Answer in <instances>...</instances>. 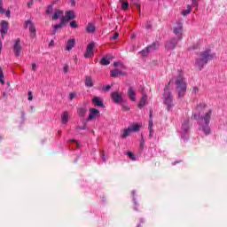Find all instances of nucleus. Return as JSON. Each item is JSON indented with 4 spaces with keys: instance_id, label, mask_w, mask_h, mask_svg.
I'll return each instance as SVG.
<instances>
[{
    "instance_id": "nucleus-1",
    "label": "nucleus",
    "mask_w": 227,
    "mask_h": 227,
    "mask_svg": "<svg viewBox=\"0 0 227 227\" xmlns=\"http://www.w3.org/2000/svg\"><path fill=\"white\" fill-rule=\"evenodd\" d=\"M192 118L198 121L200 132H203L204 136H210V133L212 132V129H210L212 109H209L201 116L200 115V113L192 114Z\"/></svg>"
},
{
    "instance_id": "nucleus-2",
    "label": "nucleus",
    "mask_w": 227,
    "mask_h": 227,
    "mask_svg": "<svg viewBox=\"0 0 227 227\" xmlns=\"http://www.w3.org/2000/svg\"><path fill=\"white\" fill-rule=\"evenodd\" d=\"M215 59V53L212 52V50L208 49L204 51H201L198 58L195 59V67L199 68V70H203L205 65L208 63V61H212Z\"/></svg>"
},
{
    "instance_id": "nucleus-3",
    "label": "nucleus",
    "mask_w": 227,
    "mask_h": 227,
    "mask_svg": "<svg viewBox=\"0 0 227 227\" xmlns=\"http://www.w3.org/2000/svg\"><path fill=\"white\" fill-rule=\"evenodd\" d=\"M176 86L178 98H183V97H185V93H187V83H185L184 76L179 75L176 77Z\"/></svg>"
},
{
    "instance_id": "nucleus-4",
    "label": "nucleus",
    "mask_w": 227,
    "mask_h": 227,
    "mask_svg": "<svg viewBox=\"0 0 227 227\" xmlns=\"http://www.w3.org/2000/svg\"><path fill=\"white\" fill-rule=\"evenodd\" d=\"M163 104L167 106V111H172L175 105L173 104V93L169 86H166L163 92Z\"/></svg>"
},
{
    "instance_id": "nucleus-5",
    "label": "nucleus",
    "mask_w": 227,
    "mask_h": 227,
    "mask_svg": "<svg viewBox=\"0 0 227 227\" xmlns=\"http://www.w3.org/2000/svg\"><path fill=\"white\" fill-rule=\"evenodd\" d=\"M190 128L191 127L189 126V119H186L182 122L180 129L177 130V132L181 136V139H184V141H187V139H189Z\"/></svg>"
},
{
    "instance_id": "nucleus-6",
    "label": "nucleus",
    "mask_w": 227,
    "mask_h": 227,
    "mask_svg": "<svg viewBox=\"0 0 227 227\" xmlns=\"http://www.w3.org/2000/svg\"><path fill=\"white\" fill-rule=\"evenodd\" d=\"M141 126L139 124H133L123 130L122 134L121 135V138L125 139L126 137H129L132 132H139Z\"/></svg>"
},
{
    "instance_id": "nucleus-7",
    "label": "nucleus",
    "mask_w": 227,
    "mask_h": 227,
    "mask_svg": "<svg viewBox=\"0 0 227 227\" xmlns=\"http://www.w3.org/2000/svg\"><path fill=\"white\" fill-rule=\"evenodd\" d=\"M174 35H176L177 40L182 39V35H184V23L182 20L176 21V26L174 27Z\"/></svg>"
},
{
    "instance_id": "nucleus-8",
    "label": "nucleus",
    "mask_w": 227,
    "mask_h": 227,
    "mask_svg": "<svg viewBox=\"0 0 227 227\" xmlns=\"http://www.w3.org/2000/svg\"><path fill=\"white\" fill-rule=\"evenodd\" d=\"M24 27L25 29L28 28L31 36H36V27L31 20H27L25 21Z\"/></svg>"
},
{
    "instance_id": "nucleus-9",
    "label": "nucleus",
    "mask_w": 227,
    "mask_h": 227,
    "mask_svg": "<svg viewBox=\"0 0 227 227\" xmlns=\"http://www.w3.org/2000/svg\"><path fill=\"white\" fill-rule=\"evenodd\" d=\"M159 48V43H153L152 45L146 47L145 49L140 51L141 56L145 58V56H148L151 51H155V49Z\"/></svg>"
},
{
    "instance_id": "nucleus-10",
    "label": "nucleus",
    "mask_w": 227,
    "mask_h": 227,
    "mask_svg": "<svg viewBox=\"0 0 227 227\" xmlns=\"http://www.w3.org/2000/svg\"><path fill=\"white\" fill-rule=\"evenodd\" d=\"M176 45H178V40L172 38L166 42L165 49H167V51H173L176 49Z\"/></svg>"
},
{
    "instance_id": "nucleus-11",
    "label": "nucleus",
    "mask_w": 227,
    "mask_h": 227,
    "mask_svg": "<svg viewBox=\"0 0 227 227\" xmlns=\"http://www.w3.org/2000/svg\"><path fill=\"white\" fill-rule=\"evenodd\" d=\"M100 117V111H98L96 108H90L89 110V117H88V121H91V120H97V118Z\"/></svg>"
},
{
    "instance_id": "nucleus-12",
    "label": "nucleus",
    "mask_w": 227,
    "mask_h": 227,
    "mask_svg": "<svg viewBox=\"0 0 227 227\" xmlns=\"http://www.w3.org/2000/svg\"><path fill=\"white\" fill-rule=\"evenodd\" d=\"M8 29H10L9 23L6 20H2L1 21V28H0V33L2 38H4V35L8 34Z\"/></svg>"
},
{
    "instance_id": "nucleus-13",
    "label": "nucleus",
    "mask_w": 227,
    "mask_h": 227,
    "mask_svg": "<svg viewBox=\"0 0 227 227\" xmlns=\"http://www.w3.org/2000/svg\"><path fill=\"white\" fill-rule=\"evenodd\" d=\"M20 51H22V46H20V39H16L14 41L13 52L17 58L20 56Z\"/></svg>"
},
{
    "instance_id": "nucleus-14",
    "label": "nucleus",
    "mask_w": 227,
    "mask_h": 227,
    "mask_svg": "<svg viewBox=\"0 0 227 227\" xmlns=\"http://www.w3.org/2000/svg\"><path fill=\"white\" fill-rule=\"evenodd\" d=\"M93 49H95V43H90L87 45L86 52L84 53V58H93L94 52Z\"/></svg>"
},
{
    "instance_id": "nucleus-15",
    "label": "nucleus",
    "mask_w": 227,
    "mask_h": 227,
    "mask_svg": "<svg viewBox=\"0 0 227 227\" xmlns=\"http://www.w3.org/2000/svg\"><path fill=\"white\" fill-rule=\"evenodd\" d=\"M111 97L114 104H121V102H123V97H121V94L118 93L117 91L112 92Z\"/></svg>"
},
{
    "instance_id": "nucleus-16",
    "label": "nucleus",
    "mask_w": 227,
    "mask_h": 227,
    "mask_svg": "<svg viewBox=\"0 0 227 227\" xmlns=\"http://www.w3.org/2000/svg\"><path fill=\"white\" fill-rule=\"evenodd\" d=\"M146 100H148V96L144 92L142 93V98L140 99V102L138 104V108L143 109L145 106H146Z\"/></svg>"
},
{
    "instance_id": "nucleus-17",
    "label": "nucleus",
    "mask_w": 227,
    "mask_h": 227,
    "mask_svg": "<svg viewBox=\"0 0 227 227\" xmlns=\"http://www.w3.org/2000/svg\"><path fill=\"white\" fill-rule=\"evenodd\" d=\"M148 129H149V137H153V119H152V112H150Z\"/></svg>"
},
{
    "instance_id": "nucleus-18",
    "label": "nucleus",
    "mask_w": 227,
    "mask_h": 227,
    "mask_svg": "<svg viewBox=\"0 0 227 227\" xmlns=\"http://www.w3.org/2000/svg\"><path fill=\"white\" fill-rule=\"evenodd\" d=\"M128 97L129 99H131L132 102H136V91H134V89L132 87H129L128 89Z\"/></svg>"
},
{
    "instance_id": "nucleus-19",
    "label": "nucleus",
    "mask_w": 227,
    "mask_h": 227,
    "mask_svg": "<svg viewBox=\"0 0 227 227\" xmlns=\"http://www.w3.org/2000/svg\"><path fill=\"white\" fill-rule=\"evenodd\" d=\"M75 47V39H69L66 43V51H72Z\"/></svg>"
},
{
    "instance_id": "nucleus-20",
    "label": "nucleus",
    "mask_w": 227,
    "mask_h": 227,
    "mask_svg": "<svg viewBox=\"0 0 227 227\" xmlns=\"http://www.w3.org/2000/svg\"><path fill=\"white\" fill-rule=\"evenodd\" d=\"M92 103L97 106V107H106L104 106V102L102 101V99L99 97H95L92 99Z\"/></svg>"
},
{
    "instance_id": "nucleus-21",
    "label": "nucleus",
    "mask_w": 227,
    "mask_h": 227,
    "mask_svg": "<svg viewBox=\"0 0 227 227\" xmlns=\"http://www.w3.org/2000/svg\"><path fill=\"white\" fill-rule=\"evenodd\" d=\"M131 194H132L133 202H134V210L136 212H138L139 209L137 208V207L139 206V203H137V199H136V190H133L131 192Z\"/></svg>"
},
{
    "instance_id": "nucleus-22",
    "label": "nucleus",
    "mask_w": 227,
    "mask_h": 227,
    "mask_svg": "<svg viewBox=\"0 0 227 227\" xmlns=\"http://www.w3.org/2000/svg\"><path fill=\"white\" fill-rule=\"evenodd\" d=\"M63 17V12L59 10H55V12L52 16V20H58V19H61Z\"/></svg>"
},
{
    "instance_id": "nucleus-23",
    "label": "nucleus",
    "mask_w": 227,
    "mask_h": 227,
    "mask_svg": "<svg viewBox=\"0 0 227 227\" xmlns=\"http://www.w3.org/2000/svg\"><path fill=\"white\" fill-rule=\"evenodd\" d=\"M111 77H118L119 75H123V72L120 69H114L110 72Z\"/></svg>"
},
{
    "instance_id": "nucleus-24",
    "label": "nucleus",
    "mask_w": 227,
    "mask_h": 227,
    "mask_svg": "<svg viewBox=\"0 0 227 227\" xmlns=\"http://www.w3.org/2000/svg\"><path fill=\"white\" fill-rule=\"evenodd\" d=\"M85 86L87 88H93V80L91 79V76L85 77Z\"/></svg>"
},
{
    "instance_id": "nucleus-25",
    "label": "nucleus",
    "mask_w": 227,
    "mask_h": 227,
    "mask_svg": "<svg viewBox=\"0 0 227 227\" xmlns=\"http://www.w3.org/2000/svg\"><path fill=\"white\" fill-rule=\"evenodd\" d=\"M66 18L67 20H74V19H75V14L73 11H67L66 12Z\"/></svg>"
},
{
    "instance_id": "nucleus-26",
    "label": "nucleus",
    "mask_w": 227,
    "mask_h": 227,
    "mask_svg": "<svg viewBox=\"0 0 227 227\" xmlns=\"http://www.w3.org/2000/svg\"><path fill=\"white\" fill-rule=\"evenodd\" d=\"M96 27L93 23H89L86 27L87 33H95Z\"/></svg>"
},
{
    "instance_id": "nucleus-27",
    "label": "nucleus",
    "mask_w": 227,
    "mask_h": 227,
    "mask_svg": "<svg viewBox=\"0 0 227 227\" xmlns=\"http://www.w3.org/2000/svg\"><path fill=\"white\" fill-rule=\"evenodd\" d=\"M61 121L64 125L68 123V112H64L61 115Z\"/></svg>"
},
{
    "instance_id": "nucleus-28",
    "label": "nucleus",
    "mask_w": 227,
    "mask_h": 227,
    "mask_svg": "<svg viewBox=\"0 0 227 227\" xmlns=\"http://www.w3.org/2000/svg\"><path fill=\"white\" fill-rule=\"evenodd\" d=\"M77 113L79 116H86V114L88 113V109H86V107H80L78 108Z\"/></svg>"
},
{
    "instance_id": "nucleus-29",
    "label": "nucleus",
    "mask_w": 227,
    "mask_h": 227,
    "mask_svg": "<svg viewBox=\"0 0 227 227\" xmlns=\"http://www.w3.org/2000/svg\"><path fill=\"white\" fill-rule=\"evenodd\" d=\"M131 4H134L138 10V12L141 13V2L139 0H131Z\"/></svg>"
},
{
    "instance_id": "nucleus-30",
    "label": "nucleus",
    "mask_w": 227,
    "mask_h": 227,
    "mask_svg": "<svg viewBox=\"0 0 227 227\" xmlns=\"http://www.w3.org/2000/svg\"><path fill=\"white\" fill-rule=\"evenodd\" d=\"M191 12H192V8L191 7V5H187L186 9L182 12L183 17L189 15Z\"/></svg>"
},
{
    "instance_id": "nucleus-31",
    "label": "nucleus",
    "mask_w": 227,
    "mask_h": 227,
    "mask_svg": "<svg viewBox=\"0 0 227 227\" xmlns=\"http://www.w3.org/2000/svg\"><path fill=\"white\" fill-rule=\"evenodd\" d=\"M111 63V59L107 58V57H103L101 61H100V64L101 65H104V66H107Z\"/></svg>"
},
{
    "instance_id": "nucleus-32",
    "label": "nucleus",
    "mask_w": 227,
    "mask_h": 227,
    "mask_svg": "<svg viewBox=\"0 0 227 227\" xmlns=\"http://www.w3.org/2000/svg\"><path fill=\"white\" fill-rule=\"evenodd\" d=\"M61 27H63V26L60 23L55 25L51 35H56V33H58V29H61Z\"/></svg>"
},
{
    "instance_id": "nucleus-33",
    "label": "nucleus",
    "mask_w": 227,
    "mask_h": 227,
    "mask_svg": "<svg viewBox=\"0 0 227 227\" xmlns=\"http://www.w3.org/2000/svg\"><path fill=\"white\" fill-rule=\"evenodd\" d=\"M207 107V103L205 102H200L198 105H197V109H205Z\"/></svg>"
},
{
    "instance_id": "nucleus-34",
    "label": "nucleus",
    "mask_w": 227,
    "mask_h": 227,
    "mask_svg": "<svg viewBox=\"0 0 227 227\" xmlns=\"http://www.w3.org/2000/svg\"><path fill=\"white\" fill-rule=\"evenodd\" d=\"M122 10H129V2L127 1H121Z\"/></svg>"
},
{
    "instance_id": "nucleus-35",
    "label": "nucleus",
    "mask_w": 227,
    "mask_h": 227,
    "mask_svg": "<svg viewBox=\"0 0 227 227\" xmlns=\"http://www.w3.org/2000/svg\"><path fill=\"white\" fill-rule=\"evenodd\" d=\"M0 82L4 84V74L3 73V69L0 67Z\"/></svg>"
},
{
    "instance_id": "nucleus-36",
    "label": "nucleus",
    "mask_w": 227,
    "mask_h": 227,
    "mask_svg": "<svg viewBox=\"0 0 227 227\" xmlns=\"http://www.w3.org/2000/svg\"><path fill=\"white\" fill-rule=\"evenodd\" d=\"M140 149L141 150L145 149V137L143 136V134H141Z\"/></svg>"
},
{
    "instance_id": "nucleus-37",
    "label": "nucleus",
    "mask_w": 227,
    "mask_h": 227,
    "mask_svg": "<svg viewBox=\"0 0 227 227\" xmlns=\"http://www.w3.org/2000/svg\"><path fill=\"white\" fill-rule=\"evenodd\" d=\"M52 12H54V8H53L52 4H50V5L48 6L47 10H46V13H47L48 15H51V13H52Z\"/></svg>"
},
{
    "instance_id": "nucleus-38",
    "label": "nucleus",
    "mask_w": 227,
    "mask_h": 227,
    "mask_svg": "<svg viewBox=\"0 0 227 227\" xmlns=\"http://www.w3.org/2000/svg\"><path fill=\"white\" fill-rule=\"evenodd\" d=\"M127 155L130 159V160H136V155H134L132 152H128Z\"/></svg>"
},
{
    "instance_id": "nucleus-39",
    "label": "nucleus",
    "mask_w": 227,
    "mask_h": 227,
    "mask_svg": "<svg viewBox=\"0 0 227 227\" xmlns=\"http://www.w3.org/2000/svg\"><path fill=\"white\" fill-rule=\"evenodd\" d=\"M67 22H68V20L67 19V18H65V17H61L60 18V24L62 25V26H65V24H67Z\"/></svg>"
},
{
    "instance_id": "nucleus-40",
    "label": "nucleus",
    "mask_w": 227,
    "mask_h": 227,
    "mask_svg": "<svg viewBox=\"0 0 227 227\" xmlns=\"http://www.w3.org/2000/svg\"><path fill=\"white\" fill-rule=\"evenodd\" d=\"M77 97V93L75 92H71L69 94V100H74V98H75Z\"/></svg>"
},
{
    "instance_id": "nucleus-41",
    "label": "nucleus",
    "mask_w": 227,
    "mask_h": 227,
    "mask_svg": "<svg viewBox=\"0 0 227 227\" xmlns=\"http://www.w3.org/2000/svg\"><path fill=\"white\" fill-rule=\"evenodd\" d=\"M4 12H6V10L3 8V0H0V14L4 13Z\"/></svg>"
},
{
    "instance_id": "nucleus-42",
    "label": "nucleus",
    "mask_w": 227,
    "mask_h": 227,
    "mask_svg": "<svg viewBox=\"0 0 227 227\" xmlns=\"http://www.w3.org/2000/svg\"><path fill=\"white\" fill-rule=\"evenodd\" d=\"M122 109L123 111H130V107H129L128 104L122 105Z\"/></svg>"
},
{
    "instance_id": "nucleus-43",
    "label": "nucleus",
    "mask_w": 227,
    "mask_h": 227,
    "mask_svg": "<svg viewBox=\"0 0 227 227\" xmlns=\"http://www.w3.org/2000/svg\"><path fill=\"white\" fill-rule=\"evenodd\" d=\"M145 29H152V22L150 21H147L146 24H145Z\"/></svg>"
},
{
    "instance_id": "nucleus-44",
    "label": "nucleus",
    "mask_w": 227,
    "mask_h": 227,
    "mask_svg": "<svg viewBox=\"0 0 227 227\" xmlns=\"http://www.w3.org/2000/svg\"><path fill=\"white\" fill-rule=\"evenodd\" d=\"M77 26L78 25H77V22L75 20L70 22V27H71L75 28V27H77Z\"/></svg>"
},
{
    "instance_id": "nucleus-45",
    "label": "nucleus",
    "mask_w": 227,
    "mask_h": 227,
    "mask_svg": "<svg viewBox=\"0 0 227 227\" xmlns=\"http://www.w3.org/2000/svg\"><path fill=\"white\" fill-rule=\"evenodd\" d=\"M68 68H69V67H68V65H65L64 66V67H63V72H64V74H67L68 73Z\"/></svg>"
},
{
    "instance_id": "nucleus-46",
    "label": "nucleus",
    "mask_w": 227,
    "mask_h": 227,
    "mask_svg": "<svg viewBox=\"0 0 227 227\" xmlns=\"http://www.w3.org/2000/svg\"><path fill=\"white\" fill-rule=\"evenodd\" d=\"M103 91H109L111 90V85H106V87L102 88Z\"/></svg>"
},
{
    "instance_id": "nucleus-47",
    "label": "nucleus",
    "mask_w": 227,
    "mask_h": 227,
    "mask_svg": "<svg viewBox=\"0 0 227 227\" xmlns=\"http://www.w3.org/2000/svg\"><path fill=\"white\" fill-rule=\"evenodd\" d=\"M28 100H33V92L31 90L28 91Z\"/></svg>"
},
{
    "instance_id": "nucleus-48",
    "label": "nucleus",
    "mask_w": 227,
    "mask_h": 227,
    "mask_svg": "<svg viewBox=\"0 0 227 227\" xmlns=\"http://www.w3.org/2000/svg\"><path fill=\"white\" fill-rule=\"evenodd\" d=\"M192 6H195L196 8H198L199 4H198V0H192Z\"/></svg>"
},
{
    "instance_id": "nucleus-49",
    "label": "nucleus",
    "mask_w": 227,
    "mask_h": 227,
    "mask_svg": "<svg viewBox=\"0 0 227 227\" xmlns=\"http://www.w3.org/2000/svg\"><path fill=\"white\" fill-rule=\"evenodd\" d=\"M36 68H38V67L36 66L35 63H33V64H32V70H33L34 72H36Z\"/></svg>"
},
{
    "instance_id": "nucleus-50",
    "label": "nucleus",
    "mask_w": 227,
    "mask_h": 227,
    "mask_svg": "<svg viewBox=\"0 0 227 227\" xmlns=\"http://www.w3.org/2000/svg\"><path fill=\"white\" fill-rule=\"evenodd\" d=\"M118 36H120V35L118 33H115L114 35V36L112 37V40H117L118 39Z\"/></svg>"
},
{
    "instance_id": "nucleus-51",
    "label": "nucleus",
    "mask_w": 227,
    "mask_h": 227,
    "mask_svg": "<svg viewBox=\"0 0 227 227\" xmlns=\"http://www.w3.org/2000/svg\"><path fill=\"white\" fill-rule=\"evenodd\" d=\"M6 17L10 18V15H12V12L10 10H7L6 12H4Z\"/></svg>"
},
{
    "instance_id": "nucleus-52",
    "label": "nucleus",
    "mask_w": 227,
    "mask_h": 227,
    "mask_svg": "<svg viewBox=\"0 0 227 227\" xmlns=\"http://www.w3.org/2000/svg\"><path fill=\"white\" fill-rule=\"evenodd\" d=\"M73 143H75L77 148L81 147V144L77 140H72Z\"/></svg>"
},
{
    "instance_id": "nucleus-53",
    "label": "nucleus",
    "mask_w": 227,
    "mask_h": 227,
    "mask_svg": "<svg viewBox=\"0 0 227 227\" xmlns=\"http://www.w3.org/2000/svg\"><path fill=\"white\" fill-rule=\"evenodd\" d=\"M77 130H86V125H83L82 127H77Z\"/></svg>"
},
{
    "instance_id": "nucleus-54",
    "label": "nucleus",
    "mask_w": 227,
    "mask_h": 227,
    "mask_svg": "<svg viewBox=\"0 0 227 227\" xmlns=\"http://www.w3.org/2000/svg\"><path fill=\"white\" fill-rule=\"evenodd\" d=\"M33 3L34 1L33 0H30L27 4L28 6V8H31V6H33Z\"/></svg>"
},
{
    "instance_id": "nucleus-55",
    "label": "nucleus",
    "mask_w": 227,
    "mask_h": 227,
    "mask_svg": "<svg viewBox=\"0 0 227 227\" xmlns=\"http://www.w3.org/2000/svg\"><path fill=\"white\" fill-rule=\"evenodd\" d=\"M199 90H198V87H193V90H192V93H198Z\"/></svg>"
},
{
    "instance_id": "nucleus-56",
    "label": "nucleus",
    "mask_w": 227,
    "mask_h": 227,
    "mask_svg": "<svg viewBox=\"0 0 227 227\" xmlns=\"http://www.w3.org/2000/svg\"><path fill=\"white\" fill-rule=\"evenodd\" d=\"M54 45V40H51L49 43V47H52Z\"/></svg>"
},
{
    "instance_id": "nucleus-57",
    "label": "nucleus",
    "mask_w": 227,
    "mask_h": 227,
    "mask_svg": "<svg viewBox=\"0 0 227 227\" xmlns=\"http://www.w3.org/2000/svg\"><path fill=\"white\" fill-rule=\"evenodd\" d=\"M24 116H26V113L21 112V118H22V120H24Z\"/></svg>"
},
{
    "instance_id": "nucleus-58",
    "label": "nucleus",
    "mask_w": 227,
    "mask_h": 227,
    "mask_svg": "<svg viewBox=\"0 0 227 227\" xmlns=\"http://www.w3.org/2000/svg\"><path fill=\"white\" fill-rule=\"evenodd\" d=\"M102 160H103V162H106V155L105 154L102 155Z\"/></svg>"
},
{
    "instance_id": "nucleus-59",
    "label": "nucleus",
    "mask_w": 227,
    "mask_h": 227,
    "mask_svg": "<svg viewBox=\"0 0 227 227\" xmlns=\"http://www.w3.org/2000/svg\"><path fill=\"white\" fill-rule=\"evenodd\" d=\"M119 63L118 62H114V67H118Z\"/></svg>"
},
{
    "instance_id": "nucleus-60",
    "label": "nucleus",
    "mask_w": 227,
    "mask_h": 227,
    "mask_svg": "<svg viewBox=\"0 0 227 227\" xmlns=\"http://www.w3.org/2000/svg\"><path fill=\"white\" fill-rule=\"evenodd\" d=\"M72 4H75V0H70Z\"/></svg>"
},
{
    "instance_id": "nucleus-61",
    "label": "nucleus",
    "mask_w": 227,
    "mask_h": 227,
    "mask_svg": "<svg viewBox=\"0 0 227 227\" xmlns=\"http://www.w3.org/2000/svg\"><path fill=\"white\" fill-rule=\"evenodd\" d=\"M178 162H179V161H175V162L173 163V166L178 164Z\"/></svg>"
},
{
    "instance_id": "nucleus-62",
    "label": "nucleus",
    "mask_w": 227,
    "mask_h": 227,
    "mask_svg": "<svg viewBox=\"0 0 227 227\" xmlns=\"http://www.w3.org/2000/svg\"><path fill=\"white\" fill-rule=\"evenodd\" d=\"M51 4H52V6H54V4H56V1H53V2L51 3Z\"/></svg>"
},
{
    "instance_id": "nucleus-63",
    "label": "nucleus",
    "mask_w": 227,
    "mask_h": 227,
    "mask_svg": "<svg viewBox=\"0 0 227 227\" xmlns=\"http://www.w3.org/2000/svg\"><path fill=\"white\" fill-rule=\"evenodd\" d=\"M141 226H143V225H141V223H138V224L137 225V227H141Z\"/></svg>"
},
{
    "instance_id": "nucleus-64",
    "label": "nucleus",
    "mask_w": 227,
    "mask_h": 227,
    "mask_svg": "<svg viewBox=\"0 0 227 227\" xmlns=\"http://www.w3.org/2000/svg\"><path fill=\"white\" fill-rule=\"evenodd\" d=\"M140 223H145V220H144V219H141V220H140Z\"/></svg>"
}]
</instances>
